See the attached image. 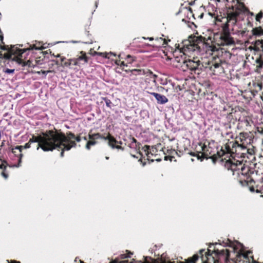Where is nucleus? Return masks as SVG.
I'll return each instance as SVG.
<instances>
[{"mask_svg":"<svg viewBox=\"0 0 263 263\" xmlns=\"http://www.w3.org/2000/svg\"><path fill=\"white\" fill-rule=\"evenodd\" d=\"M233 12L228 14V16L226 18V22L222 26L223 32L220 35H217L216 38V43L218 45L228 46L234 44V41L229 32L228 28L230 25H234L236 24L237 17L241 13L247 12L250 14L251 16L254 15L253 13L249 12L245 7L243 4L241 3H238L236 6L233 7Z\"/></svg>","mask_w":263,"mask_h":263,"instance_id":"obj_1","label":"nucleus"},{"mask_svg":"<svg viewBox=\"0 0 263 263\" xmlns=\"http://www.w3.org/2000/svg\"><path fill=\"white\" fill-rule=\"evenodd\" d=\"M204 43L200 39H193L192 41L186 40L182 42V45L179 49L181 54L180 57L176 56L175 61L180 64L181 67L182 65L185 64L187 61L186 59V55H189L192 53H197L200 52L201 48L204 46Z\"/></svg>","mask_w":263,"mask_h":263,"instance_id":"obj_2","label":"nucleus"},{"mask_svg":"<svg viewBox=\"0 0 263 263\" xmlns=\"http://www.w3.org/2000/svg\"><path fill=\"white\" fill-rule=\"evenodd\" d=\"M55 134L53 133V130H49L46 133H43L37 136H33L29 141L30 143H37V149L41 148L44 151H52L55 149L54 145V138L56 137Z\"/></svg>","mask_w":263,"mask_h":263,"instance_id":"obj_3","label":"nucleus"},{"mask_svg":"<svg viewBox=\"0 0 263 263\" xmlns=\"http://www.w3.org/2000/svg\"><path fill=\"white\" fill-rule=\"evenodd\" d=\"M53 134H55L56 137L54 138V145H55V149H61V157L64 156V151H69L72 147L76 146L75 141L72 139L75 138V136L72 133H69L68 136H66L62 133H59L57 131H53Z\"/></svg>","mask_w":263,"mask_h":263,"instance_id":"obj_4","label":"nucleus"},{"mask_svg":"<svg viewBox=\"0 0 263 263\" xmlns=\"http://www.w3.org/2000/svg\"><path fill=\"white\" fill-rule=\"evenodd\" d=\"M1 49L3 50H7V52L3 54L0 52V58L5 59H12V61L16 62L19 65H25L21 57L23 53H24L25 50L17 48V47L11 46L9 47L7 46H1Z\"/></svg>","mask_w":263,"mask_h":263,"instance_id":"obj_5","label":"nucleus"},{"mask_svg":"<svg viewBox=\"0 0 263 263\" xmlns=\"http://www.w3.org/2000/svg\"><path fill=\"white\" fill-rule=\"evenodd\" d=\"M252 139L248 133H241L236 138V143L242 149H246L250 144Z\"/></svg>","mask_w":263,"mask_h":263,"instance_id":"obj_6","label":"nucleus"},{"mask_svg":"<svg viewBox=\"0 0 263 263\" xmlns=\"http://www.w3.org/2000/svg\"><path fill=\"white\" fill-rule=\"evenodd\" d=\"M200 65V61L198 60L187 59L186 63L181 65V68L183 71L188 70L191 71H195Z\"/></svg>","mask_w":263,"mask_h":263,"instance_id":"obj_7","label":"nucleus"},{"mask_svg":"<svg viewBox=\"0 0 263 263\" xmlns=\"http://www.w3.org/2000/svg\"><path fill=\"white\" fill-rule=\"evenodd\" d=\"M230 246L232 247L233 249V251H237V250H239L236 256L237 258H239L241 256H242L244 258H247L248 257V255L249 252L247 253H244L242 250V245L238 241L236 242H230Z\"/></svg>","mask_w":263,"mask_h":263,"instance_id":"obj_8","label":"nucleus"},{"mask_svg":"<svg viewBox=\"0 0 263 263\" xmlns=\"http://www.w3.org/2000/svg\"><path fill=\"white\" fill-rule=\"evenodd\" d=\"M81 55L76 59H72L73 61V65L80 66L81 64H85L88 62V58L85 53L81 52Z\"/></svg>","mask_w":263,"mask_h":263,"instance_id":"obj_9","label":"nucleus"},{"mask_svg":"<svg viewBox=\"0 0 263 263\" xmlns=\"http://www.w3.org/2000/svg\"><path fill=\"white\" fill-rule=\"evenodd\" d=\"M149 93L155 98L159 104H163L168 102L167 98L164 95L156 92H150Z\"/></svg>","mask_w":263,"mask_h":263,"instance_id":"obj_10","label":"nucleus"},{"mask_svg":"<svg viewBox=\"0 0 263 263\" xmlns=\"http://www.w3.org/2000/svg\"><path fill=\"white\" fill-rule=\"evenodd\" d=\"M103 139L105 140H108V145L112 148H116L117 149H123L122 147L121 146L115 145V144H116L118 142L113 137L111 136L110 135H108L107 136H106V137H104Z\"/></svg>","mask_w":263,"mask_h":263,"instance_id":"obj_11","label":"nucleus"},{"mask_svg":"<svg viewBox=\"0 0 263 263\" xmlns=\"http://www.w3.org/2000/svg\"><path fill=\"white\" fill-rule=\"evenodd\" d=\"M134 71L137 72V74L139 75H146L147 76H149L151 78L155 79L156 77V76L150 71L149 70L146 69H134Z\"/></svg>","mask_w":263,"mask_h":263,"instance_id":"obj_12","label":"nucleus"},{"mask_svg":"<svg viewBox=\"0 0 263 263\" xmlns=\"http://www.w3.org/2000/svg\"><path fill=\"white\" fill-rule=\"evenodd\" d=\"M250 49H253L256 51H263V41H256L253 47H250Z\"/></svg>","mask_w":263,"mask_h":263,"instance_id":"obj_13","label":"nucleus"},{"mask_svg":"<svg viewBox=\"0 0 263 263\" xmlns=\"http://www.w3.org/2000/svg\"><path fill=\"white\" fill-rule=\"evenodd\" d=\"M252 31L254 35L258 36L263 35V29L260 27L253 28Z\"/></svg>","mask_w":263,"mask_h":263,"instance_id":"obj_14","label":"nucleus"},{"mask_svg":"<svg viewBox=\"0 0 263 263\" xmlns=\"http://www.w3.org/2000/svg\"><path fill=\"white\" fill-rule=\"evenodd\" d=\"M31 143L29 142V141L26 143L24 146H17L14 148L12 149V153H15V151L14 150L18 149L19 150L20 152H22V149L24 147V148H29L30 147Z\"/></svg>","mask_w":263,"mask_h":263,"instance_id":"obj_15","label":"nucleus"},{"mask_svg":"<svg viewBox=\"0 0 263 263\" xmlns=\"http://www.w3.org/2000/svg\"><path fill=\"white\" fill-rule=\"evenodd\" d=\"M256 63L257 64L256 66L257 67V72H260L259 70L261 69L263 67V60L261 59V57L257 59L256 60Z\"/></svg>","mask_w":263,"mask_h":263,"instance_id":"obj_16","label":"nucleus"},{"mask_svg":"<svg viewBox=\"0 0 263 263\" xmlns=\"http://www.w3.org/2000/svg\"><path fill=\"white\" fill-rule=\"evenodd\" d=\"M219 254L225 256V259L226 260H229L230 256V251L228 249H222L219 251Z\"/></svg>","mask_w":263,"mask_h":263,"instance_id":"obj_17","label":"nucleus"},{"mask_svg":"<svg viewBox=\"0 0 263 263\" xmlns=\"http://www.w3.org/2000/svg\"><path fill=\"white\" fill-rule=\"evenodd\" d=\"M104 137L102 136L100 134H94L92 135H89V138L90 140H93L95 141L96 139H104L103 138Z\"/></svg>","mask_w":263,"mask_h":263,"instance_id":"obj_18","label":"nucleus"},{"mask_svg":"<svg viewBox=\"0 0 263 263\" xmlns=\"http://www.w3.org/2000/svg\"><path fill=\"white\" fill-rule=\"evenodd\" d=\"M15 71L14 69H9L8 68L4 67L3 69V72L7 74H13Z\"/></svg>","mask_w":263,"mask_h":263,"instance_id":"obj_19","label":"nucleus"},{"mask_svg":"<svg viewBox=\"0 0 263 263\" xmlns=\"http://www.w3.org/2000/svg\"><path fill=\"white\" fill-rule=\"evenodd\" d=\"M198 259L197 255H194L192 258H188L186 260V263H195V261Z\"/></svg>","mask_w":263,"mask_h":263,"instance_id":"obj_20","label":"nucleus"},{"mask_svg":"<svg viewBox=\"0 0 263 263\" xmlns=\"http://www.w3.org/2000/svg\"><path fill=\"white\" fill-rule=\"evenodd\" d=\"M96 143L97 142L95 140H90V141L87 142V144L86 145V148L89 150L90 148V146L95 145Z\"/></svg>","mask_w":263,"mask_h":263,"instance_id":"obj_21","label":"nucleus"},{"mask_svg":"<svg viewBox=\"0 0 263 263\" xmlns=\"http://www.w3.org/2000/svg\"><path fill=\"white\" fill-rule=\"evenodd\" d=\"M263 16V12H262L261 11H260L259 13H258L256 17H255V20L257 22H260V20L261 18Z\"/></svg>","mask_w":263,"mask_h":263,"instance_id":"obj_22","label":"nucleus"},{"mask_svg":"<svg viewBox=\"0 0 263 263\" xmlns=\"http://www.w3.org/2000/svg\"><path fill=\"white\" fill-rule=\"evenodd\" d=\"M103 100H104L105 102V104H106V105L109 107V108H111V101L106 98H103Z\"/></svg>","mask_w":263,"mask_h":263,"instance_id":"obj_23","label":"nucleus"},{"mask_svg":"<svg viewBox=\"0 0 263 263\" xmlns=\"http://www.w3.org/2000/svg\"><path fill=\"white\" fill-rule=\"evenodd\" d=\"M71 65H73V61L72 59H69L68 61L64 63V65L65 66H70Z\"/></svg>","mask_w":263,"mask_h":263,"instance_id":"obj_24","label":"nucleus"},{"mask_svg":"<svg viewBox=\"0 0 263 263\" xmlns=\"http://www.w3.org/2000/svg\"><path fill=\"white\" fill-rule=\"evenodd\" d=\"M126 58L127 60H129L128 61H129V63H132L135 60V57H133L131 56L130 55H127L126 57Z\"/></svg>","mask_w":263,"mask_h":263,"instance_id":"obj_25","label":"nucleus"},{"mask_svg":"<svg viewBox=\"0 0 263 263\" xmlns=\"http://www.w3.org/2000/svg\"><path fill=\"white\" fill-rule=\"evenodd\" d=\"M130 253H128V254H121L120 256V259H124L126 258L130 257Z\"/></svg>","mask_w":263,"mask_h":263,"instance_id":"obj_26","label":"nucleus"},{"mask_svg":"<svg viewBox=\"0 0 263 263\" xmlns=\"http://www.w3.org/2000/svg\"><path fill=\"white\" fill-rule=\"evenodd\" d=\"M46 48V47L44 46V45H43L41 47H36L35 45H33L32 47V49H35L36 50H42V49H45Z\"/></svg>","mask_w":263,"mask_h":263,"instance_id":"obj_27","label":"nucleus"},{"mask_svg":"<svg viewBox=\"0 0 263 263\" xmlns=\"http://www.w3.org/2000/svg\"><path fill=\"white\" fill-rule=\"evenodd\" d=\"M253 86L254 87H257L259 90H261L262 89V84L261 83H254Z\"/></svg>","mask_w":263,"mask_h":263,"instance_id":"obj_28","label":"nucleus"},{"mask_svg":"<svg viewBox=\"0 0 263 263\" xmlns=\"http://www.w3.org/2000/svg\"><path fill=\"white\" fill-rule=\"evenodd\" d=\"M126 262L127 261H120L119 258H116L114 260L112 261L110 263H122V262Z\"/></svg>","mask_w":263,"mask_h":263,"instance_id":"obj_29","label":"nucleus"},{"mask_svg":"<svg viewBox=\"0 0 263 263\" xmlns=\"http://www.w3.org/2000/svg\"><path fill=\"white\" fill-rule=\"evenodd\" d=\"M110 55L116 56V54L113 52H109L107 53V55L105 56V57L107 58H110Z\"/></svg>","mask_w":263,"mask_h":263,"instance_id":"obj_30","label":"nucleus"},{"mask_svg":"<svg viewBox=\"0 0 263 263\" xmlns=\"http://www.w3.org/2000/svg\"><path fill=\"white\" fill-rule=\"evenodd\" d=\"M48 72V71H43V70H41V71H37V73L40 74L41 73L45 74V75H46L47 73Z\"/></svg>","mask_w":263,"mask_h":263,"instance_id":"obj_31","label":"nucleus"},{"mask_svg":"<svg viewBox=\"0 0 263 263\" xmlns=\"http://www.w3.org/2000/svg\"><path fill=\"white\" fill-rule=\"evenodd\" d=\"M2 175L5 178L7 179L8 178V175L6 174L4 172L2 173Z\"/></svg>","mask_w":263,"mask_h":263,"instance_id":"obj_32","label":"nucleus"},{"mask_svg":"<svg viewBox=\"0 0 263 263\" xmlns=\"http://www.w3.org/2000/svg\"><path fill=\"white\" fill-rule=\"evenodd\" d=\"M74 139L76 140V141H77L78 142H80V141H81V138H80V137L79 136L77 137H75V138H74Z\"/></svg>","mask_w":263,"mask_h":263,"instance_id":"obj_33","label":"nucleus"},{"mask_svg":"<svg viewBox=\"0 0 263 263\" xmlns=\"http://www.w3.org/2000/svg\"><path fill=\"white\" fill-rule=\"evenodd\" d=\"M258 132L260 134L263 135V128H261L260 129H258Z\"/></svg>","mask_w":263,"mask_h":263,"instance_id":"obj_34","label":"nucleus"},{"mask_svg":"<svg viewBox=\"0 0 263 263\" xmlns=\"http://www.w3.org/2000/svg\"><path fill=\"white\" fill-rule=\"evenodd\" d=\"M220 66V64H218V63H216V64H215L213 66L215 68H217L219 67Z\"/></svg>","mask_w":263,"mask_h":263,"instance_id":"obj_35","label":"nucleus"},{"mask_svg":"<svg viewBox=\"0 0 263 263\" xmlns=\"http://www.w3.org/2000/svg\"><path fill=\"white\" fill-rule=\"evenodd\" d=\"M20 159H19V163H20L21 162V158L23 157V155L22 154H20Z\"/></svg>","mask_w":263,"mask_h":263,"instance_id":"obj_36","label":"nucleus"},{"mask_svg":"<svg viewBox=\"0 0 263 263\" xmlns=\"http://www.w3.org/2000/svg\"><path fill=\"white\" fill-rule=\"evenodd\" d=\"M0 40L1 41H2V43H3V35H0Z\"/></svg>","mask_w":263,"mask_h":263,"instance_id":"obj_37","label":"nucleus"},{"mask_svg":"<svg viewBox=\"0 0 263 263\" xmlns=\"http://www.w3.org/2000/svg\"><path fill=\"white\" fill-rule=\"evenodd\" d=\"M205 148H206V146L205 145H204L202 147V150L203 151H205Z\"/></svg>","mask_w":263,"mask_h":263,"instance_id":"obj_38","label":"nucleus"},{"mask_svg":"<svg viewBox=\"0 0 263 263\" xmlns=\"http://www.w3.org/2000/svg\"><path fill=\"white\" fill-rule=\"evenodd\" d=\"M209 48H210L211 50L212 51H214L215 50V48L212 47V46H209Z\"/></svg>","mask_w":263,"mask_h":263,"instance_id":"obj_39","label":"nucleus"},{"mask_svg":"<svg viewBox=\"0 0 263 263\" xmlns=\"http://www.w3.org/2000/svg\"><path fill=\"white\" fill-rule=\"evenodd\" d=\"M8 263H20V262L18 261H11V262H8Z\"/></svg>","mask_w":263,"mask_h":263,"instance_id":"obj_40","label":"nucleus"},{"mask_svg":"<svg viewBox=\"0 0 263 263\" xmlns=\"http://www.w3.org/2000/svg\"><path fill=\"white\" fill-rule=\"evenodd\" d=\"M147 39L149 40V41L153 40V37H147Z\"/></svg>","mask_w":263,"mask_h":263,"instance_id":"obj_41","label":"nucleus"},{"mask_svg":"<svg viewBox=\"0 0 263 263\" xmlns=\"http://www.w3.org/2000/svg\"><path fill=\"white\" fill-rule=\"evenodd\" d=\"M204 250H200V254H202V252H204Z\"/></svg>","mask_w":263,"mask_h":263,"instance_id":"obj_42","label":"nucleus"},{"mask_svg":"<svg viewBox=\"0 0 263 263\" xmlns=\"http://www.w3.org/2000/svg\"><path fill=\"white\" fill-rule=\"evenodd\" d=\"M121 65H124V62H122L121 63Z\"/></svg>","mask_w":263,"mask_h":263,"instance_id":"obj_43","label":"nucleus"},{"mask_svg":"<svg viewBox=\"0 0 263 263\" xmlns=\"http://www.w3.org/2000/svg\"><path fill=\"white\" fill-rule=\"evenodd\" d=\"M3 165H2V164L0 165V168H3Z\"/></svg>","mask_w":263,"mask_h":263,"instance_id":"obj_44","label":"nucleus"},{"mask_svg":"<svg viewBox=\"0 0 263 263\" xmlns=\"http://www.w3.org/2000/svg\"><path fill=\"white\" fill-rule=\"evenodd\" d=\"M133 141H134V142H136V139H134V138H133Z\"/></svg>","mask_w":263,"mask_h":263,"instance_id":"obj_45","label":"nucleus"},{"mask_svg":"<svg viewBox=\"0 0 263 263\" xmlns=\"http://www.w3.org/2000/svg\"><path fill=\"white\" fill-rule=\"evenodd\" d=\"M64 58H61V61H64Z\"/></svg>","mask_w":263,"mask_h":263,"instance_id":"obj_46","label":"nucleus"},{"mask_svg":"<svg viewBox=\"0 0 263 263\" xmlns=\"http://www.w3.org/2000/svg\"><path fill=\"white\" fill-rule=\"evenodd\" d=\"M190 154H191L192 156H195L194 154H193V153H191Z\"/></svg>","mask_w":263,"mask_h":263,"instance_id":"obj_47","label":"nucleus"},{"mask_svg":"<svg viewBox=\"0 0 263 263\" xmlns=\"http://www.w3.org/2000/svg\"><path fill=\"white\" fill-rule=\"evenodd\" d=\"M109 159V157H106V160H108Z\"/></svg>","mask_w":263,"mask_h":263,"instance_id":"obj_48","label":"nucleus"},{"mask_svg":"<svg viewBox=\"0 0 263 263\" xmlns=\"http://www.w3.org/2000/svg\"><path fill=\"white\" fill-rule=\"evenodd\" d=\"M250 190H251V191H253V188H250Z\"/></svg>","mask_w":263,"mask_h":263,"instance_id":"obj_49","label":"nucleus"},{"mask_svg":"<svg viewBox=\"0 0 263 263\" xmlns=\"http://www.w3.org/2000/svg\"><path fill=\"white\" fill-rule=\"evenodd\" d=\"M20 166V164H18V165L16 166V167H19Z\"/></svg>","mask_w":263,"mask_h":263,"instance_id":"obj_50","label":"nucleus"},{"mask_svg":"<svg viewBox=\"0 0 263 263\" xmlns=\"http://www.w3.org/2000/svg\"><path fill=\"white\" fill-rule=\"evenodd\" d=\"M81 263H84V262H83V261H81Z\"/></svg>","mask_w":263,"mask_h":263,"instance_id":"obj_51","label":"nucleus"}]
</instances>
